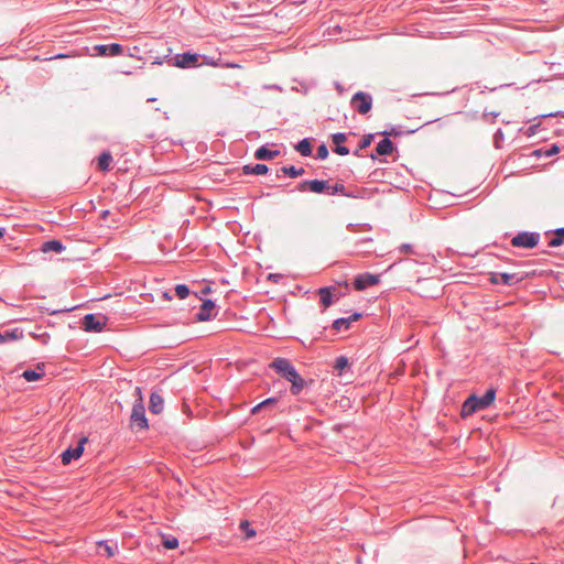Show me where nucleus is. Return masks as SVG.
<instances>
[{"label": "nucleus", "mask_w": 564, "mask_h": 564, "mask_svg": "<svg viewBox=\"0 0 564 564\" xmlns=\"http://www.w3.org/2000/svg\"><path fill=\"white\" fill-rule=\"evenodd\" d=\"M196 300H199L202 303L197 313L195 314L196 322H209L217 317L218 312L220 310L219 305L215 300L212 299H203L197 293H195Z\"/></svg>", "instance_id": "nucleus-4"}, {"label": "nucleus", "mask_w": 564, "mask_h": 564, "mask_svg": "<svg viewBox=\"0 0 564 564\" xmlns=\"http://www.w3.org/2000/svg\"><path fill=\"white\" fill-rule=\"evenodd\" d=\"M162 545L166 550H174L178 546V540L173 535H163L162 536Z\"/></svg>", "instance_id": "nucleus-41"}, {"label": "nucleus", "mask_w": 564, "mask_h": 564, "mask_svg": "<svg viewBox=\"0 0 564 564\" xmlns=\"http://www.w3.org/2000/svg\"><path fill=\"white\" fill-rule=\"evenodd\" d=\"M313 141H314L313 138H303V139L299 140L293 145V148L302 156H312L313 155V149H312Z\"/></svg>", "instance_id": "nucleus-29"}, {"label": "nucleus", "mask_w": 564, "mask_h": 564, "mask_svg": "<svg viewBox=\"0 0 564 564\" xmlns=\"http://www.w3.org/2000/svg\"><path fill=\"white\" fill-rule=\"evenodd\" d=\"M328 195H341L346 197H352V192L348 191L345 185L340 182L335 183L334 185L330 184V188L327 193Z\"/></svg>", "instance_id": "nucleus-34"}, {"label": "nucleus", "mask_w": 564, "mask_h": 564, "mask_svg": "<svg viewBox=\"0 0 564 564\" xmlns=\"http://www.w3.org/2000/svg\"><path fill=\"white\" fill-rule=\"evenodd\" d=\"M319 304L326 308L335 302V286H324L319 289Z\"/></svg>", "instance_id": "nucleus-28"}, {"label": "nucleus", "mask_w": 564, "mask_h": 564, "mask_svg": "<svg viewBox=\"0 0 564 564\" xmlns=\"http://www.w3.org/2000/svg\"><path fill=\"white\" fill-rule=\"evenodd\" d=\"M129 425L132 431H144L150 429L144 403L133 402Z\"/></svg>", "instance_id": "nucleus-7"}, {"label": "nucleus", "mask_w": 564, "mask_h": 564, "mask_svg": "<svg viewBox=\"0 0 564 564\" xmlns=\"http://www.w3.org/2000/svg\"><path fill=\"white\" fill-rule=\"evenodd\" d=\"M113 156L109 150H102L99 155L95 158L96 169L100 172H108L111 169Z\"/></svg>", "instance_id": "nucleus-23"}, {"label": "nucleus", "mask_w": 564, "mask_h": 564, "mask_svg": "<svg viewBox=\"0 0 564 564\" xmlns=\"http://www.w3.org/2000/svg\"><path fill=\"white\" fill-rule=\"evenodd\" d=\"M399 250L401 252H411L413 253L414 252V247L413 245L411 243H402L400 247H399Z\"/></svg>", "instance_id": "nucleus-53"}, {"label": "nucleus", "mask_w": 564, "mask_h": 564, "mask_svg": "<svg viewBox=\"0 0 564 564\" xmlns=\"http://www.w3.org/2000/svg\"><path fill=\"white\" fill-rule=\"evenodd\" d=\"M415 264L416 262L411 259H403L400 261H395L391 263L384 272L377 274V273H370V272H364L355 274V291H366L372 286H376L381 281V275L393 270L399 264Z\"/></svg>", "instance_id": "nucleus-3"}, {"label": "nucleus", "mask_w": 564, "mask_h": 564, "mask_svg": "<svg viewBox=\"0 0 564 564\" xmlns=\"http://www.w3.org/2000/svg\"><path fill=\"white\" fill-rule=\"evenodd\" d=\"M328 155H329L328 145L325 142H321L317 145L315 159L319 160V161H324L328 158Z\"/></svg>", "instance_id": "nucleus-40"}, {"label": "nucleus", "mask_w": 564, "mask_h": 564, "mask_svg": "<svg viewBox=\"0 0 564 564\" xmlns=\"http://www.w3.org/2000/svg\"><path fill=\"white\" fill-rule=\"evenodd\" d=\"M140 48L138 46H133V47H128L126 46V54L123 56H130V57H138V53H139Z\"/></svg>", "instance_id": "nucleus-49"}, {"label": "nucleus", "mask_w": 564, "mask_h": 564, "mask_svg": "<svg viewBox=\"0 0 564 564\" xmlns=\"http://www.w3.org/2000/svg\"><path fill=\"white\" fill-rule=\"evenodd\" d=\"M373 195L371 189L355 186V198H370Z\"/></svg>", "instance_id": "nucleus-45"}, {"label": "nucleus", "mask_w": 564, "mask_h": 564, "mask_svg": "<svg viewBox=\"0 0 564 564\" xmlns=\"http://www.w3.org/2000/svg\"><path fill=\"white\" fill-rule=\"evenodd\" d=\"M499 115H500V112H498V111H490V112H488V111L485 110L484 113H482V118L486 120L488 116H491L495 119Z\"/></svg>", "instance_id": "nucleus-57"}, {"label": "nucleus", "mask_w": 564, "mask_h": 564, "mask_svg": "<svg viewBox=\"0 0 564 564\" xmlns=\"http://www.w3.org/2000/svg\"><path fill=\"white\" fill-rule=\"evenodd\" d=\"M351 28H346L338 22L328 21L327 28L324 30V35L329 36V40L335 41H350L351 40Z\"/></svg>", "instance_id": "nucleus-13"}, {"label": "nucleus", "mask_w": 564, "mask_h": 564, "mask_svg": "<svg viewBox=\"0 0 564 564\" xmlns=\"http://www.w3.org/2000/svg\"><path fill=\"white\" fill-rule=\"evenodd\" d=\"M541 235L538 231L521 230L511 238V246L513 248L533 249L538 247Z\"/></svg>", "instance_id": "nucleus-8"}, {"label": "nucleus", "mask_w": 564, "mask_h": 564, "mask_svg": "<svg viewBox=\"0 0 564 564\" xmlns=\"http://www.w3.org/2000/svg\"><path fill=\"white\" fill-rule=\"evenodd\" d=\"M373 107V97L370 93L358 90L355 91V112L369 117Z\"/></svg>", "instance_id": "nucleus-12"}, {"label": "nucleus", "mask_w": 564, "mask_h": 564, "mask_svg": "<svg viewBox=\"0 0 564 564\" xmlns=\"http://www.w3.org/2000/svg\"><path fill=\"white\" fill-rule=\"evenodd\" d=\"M109 317L105 314L88 313L80 321V328L86 333H101L108 324Z\"/></svg>", "instance_id": "nucleus-6"}, {"label": "nucleus", "mask_w": 564, "mask_h": 564, "mask_svg": "<svg viewBox=\"0 0 564 564\" xmlns=\"http://www.w3.org/2000/svg\"><path fill=\"white\" fill-rule=\"evenodd\" d=\"M88 442V437L83 435L74 444H69L57 458H80L85 451V445Z\"/></svg>", "instance_id": "nucleus-16"}, {"label": "nucleus", "mask_w": 564, "mask_h": 564, "mask_svg": "<svg viewBox=\"0 0 564 564\" xmlns=\"http://www.w3.org/2000/svg\"><path fill=\"white\" fill-rule=\"evenodd\" d=\"M532 155L536 159L545 158L544 148H539L532 151Z\"/></svg>", "instance_id": "nucleus-55"}, {"label": "nucleus", "mask_w": 564, "mask_h": 564, "mask_svg": "<svg viewBox=\"0 0 564 564\" xmlns=\"http://www.w3.org/2000/svg\"><path fill=\"white\" fill-rule=\"evenodd\" d=\"M98 547L99 550H102L108 557H112L118 551L117 544L108 541L98 542Z\"/></svg>", "instance_id": "nucleus-37"}, {"label": "nucleus", "mask_w": 564, "mask_h": 564, "mask_svg": "<svg viewBox=\"0 0 564 564\" xmlns=\"http://www.w3.org/2000/svg\"><path fill=\"white\" fill-rule=\"evenodd\" d=\"M169 65L177 67L180 69H194L203 65L219 67L221 65V58H215L205 54H199L194 51H185L177 53L169 59Z\"/></svg>", "instance_id": "nucleus-1"}, {"label": "nucleus", "mask_w": 564, "mask_h": 564, "mask_svg": "<svg viewBox=\"0 0 564 564\" xmlns=\"http://www.w3.org/2000/svg\"><path fill=\"white\" fill-rule=\"evenodd\" d=\"M76 307H77V306H75V308H76ZM72 310H74V307H72V308H62V310H53V311H51V312H50V315H56V314H59V313L69 312V311H72Z\"/></svg>", "instance_id": "nucleus-59"}, {"label": "nucleus", "mask_w": 564, "mask_h": 564, "mask_svg": "<svg viewBox=\"0 0 564 564\" xmlns=\"http://www.w3.org/2000/svg\"><path fill=\"white\" fill-rule=\"evenodd\" d=\"M456 113L465 115L470 120H477L479 118V112L477 110L457 111Z\"/></svg>", "instance_id": "nucleus-50"}, {"label": "nucleus", "mask_w": 564, "mask_h": 564, "mask_svg": "<svg viewBox=\"0 0 564 564\" xmlns=\"http://www.w3.org/2000/svg\"><path fill=\"white\" fill-rule=\"evenodd\" d=\"M503 140H505V133H503L502 129L499 128L492 135L494 147L496 149H501Z\"/></svg>", "instance_id": "nucleus-43"}, {"label": "nucleus", "mask_w": 564, "mask_h": 564, "mask_svg": "<svg viewBox=\"0 0 564 564\" xmlns=\"http://www.w3.org/2000/svg\"><path fill=\"white\" fill-rule=\"evenodd\" d=\"M352 326V314L346 317H339L333 321L332 329L336 333L348 330Z\"/></svg>", "instance_id": "nucleus-32"}, {"label": "nucleus", "mask_w": 564, "mask_h": 564, "mask_svg": "<svg viewBox=\"0 0 564 564\" xmlns=\"http://www.w3.org/2000/svg\"><path fill=\"white\" fill-rule=\"evenodd\" d=\"M7 229L4 227H0V240L6 236Z\"/></svg>", "instance_id": "nucleus-64"}, {"label": "nucleus", "mask_w": 564, "mask_h": 564, "mask_svg": "<svg viewBox=\"0 0 564 564\" xmlns=\"http://www.w3.org/2000/svg\"><path fill=\"white\" fill-rule=\"evenodd\" d=\"M281 152L275 149H271L269 143L260 145L253 153V158L258 161H270L279 158Z\"/></svg>", "instance_id": "nucleus-22"}, {"label": "nucleus", "mask_w": 564, "mask_h": 564, "mask_svg": "<svg viewBox=\"0 0 564 564\" xmlns=\"http://www.w3.org/2000/svg\"><path fill=\"white\" fill-rule=\"evenodd\" d=\"M126 54V46L120 43L96 44L93 46V56L112 57Z\"/></svg>", "instance_id": "nucleus-10"}, {"label": "nucleus", "mask_w": 564, "mask_h": 564, "mask_svg": "<svg viewBox=\"0 0 564 564\" xmlns=\"http://www.w3.org/2000/svg\"><path fill=\"white\" fill-rule=\"evenodd\" d=\"M66 246L59 239H48L42 242L40 247V251L43 253H56L61 254L63 251H65Z\"/></svg>", "instance_id": "nucleus-24"}, {"label": "nucleus", "mask_w": 564, "mask_h": 564, "mask_svg": "<svg viewBox=\"0 0 564 564\" xmlns=\"http://www.w3.org/2000/svg\"><path fill=\"white\" fill-rule=\"evenodd\" d=\"M29 335L34 338L35 340L40 341L41 344L43 345H47L50 339H51V336L48 333H41V334H37L35 332H29Z\"/></svg>", "instance_id": "nucleus-44"}, {"label": "nucleus", "mask_w": 564, "mask_h": 564, "mask_svg": "<svg viewBox=\"0 0 564 564\" xmlns=\"http://www.w3.org/2000/svg\"><path fill=\"white\" fill-rule=\"evenodd\" d=\"M333 370L332 373L334 376V381L336 384H340L345 387L347 382H343V377L350 370L351 362L349 361V358L345 355H340L335 358L333 362Z\"/></svg>", "instance_id": "nucleus-11"}, {"label": "nucleus", "mask_w": 564, "mask_h": 564, "mask_svg": "<svg viewBox=\"0 0 564 564\" xmlns=\"http://www.w3.org/2000/svg\"><path fill=\"white\" fill-rule=\"evenodd\" d=\"M370 225L368 224H357L355 223V257L358 254H371L372 249H361L362 246L372 247L373 239L371 237H358V234L362 229H370Z\"/></svg>", "instance_id": "nucleus-14"}, {"label": "nucleus", "mask_w": 564, "mask_h": 564, "mask_svg": "<svg viewBox=\"0 0 564 564\" xmlns=\"http://www.w3.org/2000/svg\"><path fill=\"white\" fill-rule=\"evenodd\" d=\"M192 294V290L185 283H178L174 286V296L185 300Z\"/></svg>", "instance_id": "nucleus-36"}, {"label": "nucleus", "mask_w": 564, "mask_h": 564, "mask_svg": "<svg viewBox=\"0 0 564 564\" xmlns=\"http://www.w3.org/2000/svg\"><path fill=\"white\" fill-rule=\"evenodd\" d=\"M542 128V124L541 122H536V123H532L530 124L527 130H525V134L527 137H533L534 134H536Z\"/></svg>", "instance_id": "nucleus-48"}, {"label": "nucleus", "mask_w": 564, "mask_h": 564, "mask_svg": "<svg viewBox=\"0 0 564 564\" xmlns=\"http://www.w3.org/2000/svg\"><path fill=\"white\" fill-rule=\"evenodd\" d=\"M270 369L278 373L281 378L286 380L288 382L300 375L299 370L295 368L293 362L285 357H276L274 358L270 365Z\"/></svg>", "instance_id": "nucleus-5"}, {"label": "nucleus", "mask_w": 564, "mask_h": 564, "mask_svg": "<svg viewBox=\"0 0 564 564\" xmlns=\"http://www.w3.org/2000/svg\"><path fill=\"white\" fill-rule=\"evenodd\" d=\"M497 391V387L490 384L482 395H478L475 392L470 393L460 406V416L467 419L479 411L489 409L495 404Z\"/></svg>", "instance_id": "nucleus-2"}, {"label": "nucleus", "mask_w": 564, "mask_h": 564, "mask_svg": "<svg viewBox=\"0 0 564 564\" xmlns=\"http://www.w3.org/2000/svg\"><path fill=\"white\" fill-rule=\"evenodd\" d=\"M544 236L550 248H558L564 245V227L547 230Z\"/></svg>", "instance_id": "nucleus-20"}, {"label": "nucleus", "mask_w": 564, "mask_h": 564, "mask_svg": "<svg viewBox=\"0 0 564 564\" xmlns=\"http://www.w3.org/2000/svg\"><path fill=\"white\" fill-rule=\"evenodd\" d=\"M46 365L45 362H37L34 368H28L22 373L21 377L26 382H36L42 380L46 376Z\"/></svg>", "instance_id": "nucleus-19"}, {"label": "nucleus", "mask_w": 564, "mask_h": 564, "mask_svg": "<svg viewBox=\"0 0 564 564\" xmlns=\"http://www.w3.org/2000/svg\"><path fill=\"white\" fill-rule=\"evenodd\" d=\"M291 383L290 386V393L292 395H299L303 392V390L308 386V382L300 375H297L295 378L289 381Z\"/></svg>", "instance_id": "nucleus-31"}, {"label": "nucleus", "mask_w": 564, "mask_h": 564, "mask_svg": "<svg viewBox=\"0 0 564 564\" xmlns=\"http://www.w3.org/2000/svg\"><path fill=\"white\" fill-rule=\"evenodd\" d=\"M420 128H416V129H409V130H405L402 126H390L389 129H386L383 131H379L378 134L379 135H387L388 138L391 139V137H394V138H398V137H402V135H410V134H413L415 133Z\"/></svg>", "instance_id": "nucleus-27"}, {"label": "nucleus", "mask_w": 564, "mask_h": 564, "mask_svg": "<svg viewBox=\"0 0 564 564\" xmlns=\"http://www.w3.org/2000/svg\"><path fill=\"white\" fill-rule=\"evenodd\" d=\"M66 56H67V55H66V54H64V53H58V54L54 55L53 57H51L50 59L64 58V57H66Z\"/></svg>", "instance_id": "nucleus-63"}, {"label": "nucleus", "mask_w": 564, "mask_h": 564, "mask_svg": "<svg viewBox=\"0 0 564 564\" xmlns=\"http://www.w3.org/2000/svg\"><path fill=\"white\" fill-rule=\"evenodd\" d=\"M561 151V148L557 143H552L547 148H544V155L545 158H551L556 154H558Z\"/></svg>", "instance_id": "nucleus-46"}, {"label": "nucleus", "mask_w": 564, "mask_h": 564, "mask_svg": "<svg viewBox=\"0 0 564 564\" xmlns=\"http://www.w3.org/2000/svg\"><path fill=\"white\" fill-rule=\"evenodd\" d=\"M511 85L512 84H502L497 87H488L486 85H481L480 82H475L470 85V90H473L474 88H480L481 89L480 93L484 94L485 91H496V90L505 88V87H510Z\"/></svg>", "instance_id": "nucleus-39"}, {"label": "nucleus", "mask_w": 564, "mask_h": 564, "mask_svg": "<svg viewBox=\"0 0 564 564\" xmlns=\"http://www.w3.org/2000/svg\"><path fill=\"white\" fill-rule=\"evenodd\" d=\"M164 398L161 395L158 389H153L149 398V411L151 414H160L164 409Z\"/></svg>", "instance_id": "nucleus-21"}, {"label": "nucleus", "mask_w": 564, "mask_h": 564, "mask_svg": "<svg viewBox=\"0 0 564 564\" xmlns=\"http://www.w3.org/2000/svg\"><path fill=\"white\" fill-rule=\"evenodd\" d=\"M382 139L377 143L375 151L370 154L372 160H376L377 156H387L391 155L394 152L398 153V147L393 143V141L387 135H381Z\"/></svg>", "instance_id": "nucleus-17"}, {"label": "nucleus", "mask_w": 564, "mask_h": 564, "mask_svg": "<svg viewBox=\"0 0 564 564\" xmlns=\"http://www.w3.org/2000/svg\"><path fill=\"white\" fill-rule=\"evenodd\" d=\"M304 173V167H296L295 165H284L278 171L276 177L286 176L290 178H296L299 176H302Z\"/></svg>", "instance_id": "nucleus-30"}, {"label": "nucleus", "mask_w": 564, "mask_h": 564, "mask_svg": "<svg viewBox=\"0 0 564 564\" xmlns=\"http://www.w3.org/2000/svg\"><path fill=\"white\" fill-rule=\"evenodd\" d=\"M330 188L328 180H303L297 184V189L301 192L311 191L316 194H327Z\"/></svg>", "instance_id": "nucleus-15"}, {"label": "nucleus", "mask_w": 564, "mask_h": 564, "mask_svg": "<svg viewBox=\"0 0 564 564\" xmlns=\"http://www.w3.org/2000/svg\"><path fill=\"white\" fill-rule=\"evenodd\" d=\"M335 89L338 91L339 95H343L345 88L339 82H334Z\"/></svg>", "instance_id": "nucleus-60"}, {"label": "nucleus", "mask_w": 564, "mask_h": 564, "mask_svg": "<svg viewBox=\"0 0 564 564\" xmlns=\"http://www.w3.org/2000/svg\"><path fill=\"white\" fill-rule=\"evenodd\" d=\"M213 292V289L210 285H205L202 290H200V293L204 294V295H207V294H210Z\"/></svg>", "instance_id": "nucleus-61"}, {"label": "nucleus", "mask_w": 564, "mask_h": 564, "mask_svg": "<svg viewBox=\"0 0 564 564\" xmlns=\"http://www.w3.org/2000/svg\"><path fill=\"white\" fill-rule=\"evenodd\" d=\"M278 401H279V398H276V397L267 398L263 401L256 404L254 406H252L250 412H251V414H257L263 409L273 408L278 403Z\"/></svg>", "instance_id": "nucleus-33"}, {"label": "nucleus", "mask_w": 564, "mask_h": 564, "mask_svg": "<svg viewBox=\"0 0 564 564\" xmlns=\"http://www.w3.org/2000/svg\"><path fill=\"white\" fill-rule=\"evenodd\" d=\"M171 54H172V48L169 47L167 54H164L163 56L155 57L154 61L152 62V65H162L163 63L169 64V59L173 56Z\"/></svg>", "instance_id": "nucleus-47"}, {"label": "nucleus", "mask_w": 564, "mask_h": 564, "mask_svg": "<svg viewBox=\"0 0 564 564\" xmlns=\"http://www.w3.org/2000/svg\"><path fill=\"white\" fill-rule=\"evenodd\" d=\"M24 337V329L21 327L9 328L0 332V345L9 341L20 340Z\"/></svg>", "instance_id": "nucleus-26"}, {"label": "nucleus", "mask_w": 564, "mask_h": 564, "mask_svg": "<svg viewBox=\"0 0 564 564\" xmlns=\"http://www.w3.org/2000/svg\"><path fill=\"white\" fill-rule=\"evenodd\" d=\"M351 133L352 132H335L330 135L332 150L334 153L338 155H348L350 153V149L344 143Z\"/></svg>", "instance_id": "nucleus-18"}, {"label": "nucleus", "mask_w": 564, "mask_h": 564, "mask_svg": "<svg viewBox=\"0 0 564 564\" xmlns=\"http://www.w3.org/2000/svg\"><path fill=\"white\" fill-rule=\"evenodd\" d=\"M350 404H351L350 398L343 394V398L340 400V406L346 408V406H350Z\"/></svg>", "instance_id": "nucleus-56"}, {"label": "nucleus", "mask_w": 564, "mask_h": 564, "mask_svg": "<svg viewBox=\"0 0 564 564\" xmlns=\"http://www.w3.org/2000/svg\"><path fill=\"white\" fill-rule=\"evenodd\" d=\"M162 297L165 301H172L174 299V294H172L171 291H164L162 292Z\"/></svg>", "instance_id": "nucleus-58"}, {"label": "nucleus", "mask_w": 564, "mask_h": 564, "mask_svg": "<svg viewBox=\"0 0 564 564\" xmlns=\"http://www.w3.org/2000/svg\"><path fill=\"white\" fill-rule=\"evenodd\" d=\"M376 135H379L378 132L364 134L361 140L358 143V148L355 149V156L358 155V150H364V149L369 148L371 145V143L373 142Z\"/></svg>", "instance_id": "nucleus-35"}, {"label": "nucleus", "mask_w": 564, "mask_h": 564, "mask_svg": "<svg viewBox=\"0 0 564 564\" xmlns=\"http://www.w3.org/2000/svg\"><path fill=\"white\" fill-rule=\"evenodd\" d=\"M239 528L245 532L246 539L254 538L257 534L256 530L251 528L248 520L241 521Z\"/></svg>", "instance_id": "nucleus-42"}, {"label": "nucleus", "mask_w": 564, "mask_h": 564, "mask_svg": "<svg viewBox=\"0 0 564 564\" xmlns=\"http://www.w3.org/2000/svg\"><path fill=\"white\" fill-rule=\"evenodd\" d=\"M330 20L346 28H351L350 17L345 13L336 12L332 15Z\"/></svg>", "instance_id": "nucleus-38"}, {"label": "nucleus", "mask_w": 564, "mask_h": 564, "mask_svg": "<svg viewBox=\"0 0 564 564\" xmlns=\"http://www.w3.org/2000/svg\"><path fill=\"white\" fill-rule=\"evenodd\" d=\"M528 273L489 272L488 281L492 285L514 286L528 278Z\"/></svg>", "instance_id": "nucleus-9"}, {"label": "nucleus", "mask_w": 564, "mask_h": 564, "mask_svg": "<svg viewBox=\"0 0 564 564\" xmlns=\"http://www.w3.org/2000/svg\"><path fill=\"white\" fill-rule=\"evenodd\" d=\"M271 169L264 163H250L241 167L242 175H267Z\"/></svg>", "instance_id": "nucleus-25"}, {"label": "nucleus", "mask_w": 564, "mask_h": 564, "mask_svg": "<svg viewBox=\"0 0 564 564\" xmlns=\"http://www.w3.org/2000/svg\"><path fill=\"white\" fill-rule=\"evenodd\" d=\"M110 215V210L109 209H105V210H101L100 212V215L99 217L104 220H106L108 218V216Z\"/></svg>", "instance_id": "nucleus-62"}, {"label": "nucleus", "mask_w": 564, "mask_h": 564, "mask_svg": "<svg viewBox=\"0 0 564 564\" xmlns=\"http://www.w3.org/2000/svg\"><path fill=\"white\" fill-rule=\"evenodd\" d=\"M267 279L269 281L274 282V283H279L280 280L282 279V274H280V273H269Z\"/></svg>", "instance_id": "nucleus-54"}, {"label": "nucleus", "mask_w": 564, "mask_h": 564, "mask_svg": "<svg viewBox=\"0 0 564 564\" xmlns=\"http://www.w3.org/2000/svg\"><path fill=\"white\" fill-rule=\"evenodd\" d=\"M552 117H564V111H555L550 113H544L535 117V119H544V118H552Z\"/></svg>", "instance_id": "nucleus-51"}, {"label": "nucleus", "mask_w": 564, "mask_h": 564, "mask_svg": "<svg viewBox=\"0 0 564 564\" xmlns=\"http://www.w3.org/2000/svg\"><path fill=\"white\" fill-rule=\"evenodd\" d=\"M134 395H135V400H134V402H141V403H144V400H143V393H142V388H141V387H135V389H134Z\"/></svg>", "instance_id": "nucleus-52"}]
</instances>
